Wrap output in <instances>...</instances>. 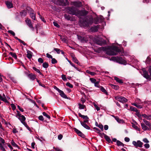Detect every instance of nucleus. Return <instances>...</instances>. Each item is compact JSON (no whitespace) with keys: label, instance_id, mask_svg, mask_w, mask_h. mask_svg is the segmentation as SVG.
Instances as JSON below:
<instances>
[{"label":"nucleus","instance_id":"nucleus-34","mask_svg":"<svg viewBox=\"0 0 151 151\" xmlns=\"http://www.w3.org/2000/svg\"><path fill=\"white\" fill-rule=\"evenodd\" d=\"M43 67L44 68H47L49 66V64L46 62L43 63L42 65Z\"/></svg>","mask_w":151,"mask_h":151},{"label":"nucleus","instance_id":"nucleus-1","mask_svg":"<svg viewBox=\"0 0 151 151\" xmlns=\"http://www.w3.org/2000/svg\"><path fill=\"white\" fill-rule=\"evenodd\" d=\"M99 49L103 51H106V54L109 55H116L117 53L115 52H120L121 50L116 46H109L108 47H102Z\"/></svg>","mask_w":151,"mask_h":151},{"label":"nucleus","instance_id":"nucleus-41","mask_svg":"<svg viewBox=\"0 0 151 151\" xmlns=\"http://www.w3.org/2000/svg\"><path fill=\"white\" fill-rule=\"evenodd\" d=\"M130 109L131 111H137V109L132 106H130Z\"/></svg>","mask_w":151,"mask_h":151},{"label":"nucleus","instance_id":"nucleus-54","mask_svg":"<svg viewBox=\"0 0 151 151\" xmlns=\"http://www.w3.org/2000/svg\"><path fill=\"white\" fill-rule=\"evenodd\" d=\"M62 79L64 81H66L67 80V78L66 77V76L64 75H62Z\"/></svg>","mask_w":151,"mask_h":151},{"label":"nucleus","instance_id":"nucleus-19","mask_svg":"<svg viewBox=\"0 0 151 151\" xmlns=\"http://www.w3.org/2000/svg\"><path fill=\"white\" fill-rule=\"evenodd\" d=\"M104 138L105 139L106 141H107L108 143H113V142H112L111 141L109 137L107 135H105Z\"/></svg>","mask_w":151,"mask_h":151},{"label":"nucleus","instance_id":"nucleus-6","mask_svg":"<svg viewBox=\"0 0 151 151\" xmlns=\"http://www.w3.org/2000/svg\"><path fill=\"white\" fill-rule=\"evenodd\" d=\"M132 144L136 148H137L138 147H142L143 144V143L140 140H137V142L134 141L132 142Z\"/></svg>","mask_w":151,"mask_h":151},{"label":"nucleus","instance_id":"nucleus-64","mask_svg":"<svg viewBox=\"0 0 151 151\" xmlns=\"http://www.w3.org/2000/svg\"><path fill=\"white\" fill-rule=\"evenodd\" d=\"M46 56L48 58H50L51 59L53 58L52 56L48 53L46 54Z\"/></svg>","mask_w":151,"mask_h":151},{"label":"nucleus","instance_id":"nucleus-44","mask_svg":"<svg viewBox=\"0 0 151 151\" xmlns=\"http://www.w3.org/2000/svg\"><path fill=\"white\" fill-rule=\"evenodd\" d=\"M26 10H27L29 12H32L33 11V10L29 6L27 7Z\"/></svg>","mask_w":151,"mask_h":151},{"label":"nucleus","instance_id":"nucleus-8","mask_svg":"<svg viewBox=\"0 0 151 151\" xmlns=\"http://www.w3.org/2000/svg\"><path fill=\"white\" fill-rule=\"evenodd\" d=\"M17 114H16L15 116L16 117L18 118L20 121L22 120L23 121L24 120H26V118L25 117L24 115H22L20 112L19 111L17 110Z\"/></svg>","mask_w":151,"mask_h":151},{"label":"nucleus","instance_id":"nucleus-17","mask_svg":"<svg viewBox=\"0 0 151 151\" xmlns=\"http://www.w3.org/2000/svg\"><path fill=\"white\" fill-rule=\"evenodd\" d=\"M59 93H60V96L62 97L67 99H70V98L67 97V96L63 91L61 90Z\"/></svg>","mask_w":151,"mask_h":151},{"label":"nucleus","instance_id":"nucleus-45","mask_svg":"<svg viewBox=\"0 0 151 151\" xmlns=\"http://www.w3.org/2000/svg\"><path fill=\"white\" fill-rule=\"evenodd\" d=\"M99 81H96L95 83H94V86H95L99 88H100V87H101V86H100L99 84Z\"/></svg>","mask_w":151,"mask_h":151},{"label":"nucleus","instance_id":"nucleus-10","mask_svg":"<svg viewBox=\"0 0 151 151\" xmlns=\"http://www.w3.org/2000/svg\"><path fill=\"white\" fill-rule=\"evenodd\" d=\"M74 131L76 132V133L79 136L83 138H84L85 137V135L80 130H78L76 128H74Z\"/></svg>","mask_w":151,"mask_h":151},{"label":"nucleus","instance_id":"nucleus-15","mask_svg":"<svg viewBox=\"0 0 151 151\" xmlns=\"http://www.w3.org/2000/svg\"><path fill=\"white\" fill-rule=\"evenodd\" d=\"M5 3L8 8L9 9L13 7V4L9 1H5Z\"/></svg>","mask_w":151,"mask_h":151},{"label":"nucleus","instance_id":"nucleus-49","mask_svg":"<svg viewBox=\"0 0 151 151\" xmlns=\"http://www.w3.org/2000/svg\"><path fill=\"white\" fill-rule=\"evenodd\" d=\"M66 86H68V87H70V88H73V86L69 82H67L66 84Z\"/></svg>","mask_w":151,"mask_h":151},{"label":"nucleus","instance_id":"nucleus-33","mask_svg":"<svg viewBox=\"0 0 151 151\" xmlns=\"http://www.w3.org/2000/svg\"><path fill=\"white\" fill-rule=\"evenodd\" d=\"M86 73L90 74L91 76H94L96 74L95 72H93L90 71L89 70H87L86 71Z\"/></svg>","mask_w":151,"mask_h":151},{"label":"nucleus","instance_id":"nucleus-21","mask_svg":"<svg viewBox=\"0 0 151 151\" xmlns=\"http://www.w3.org/2000/svg\"><path fill=\"white\" fill-rule=\"evenodd\" d=\"M27 10L24 9L20 12V14L22 16H25L27 14Z\"/></svg>","mask_w":151,"mask_h":151},{"label":"nucleus","instance_id":"nucleus-12","mask_svg":"<svg viewBox=\"0 0 151 151\" xmlns=\"http://www.w3.org/2000/svg\"><path fill=\"white\" fill-rule=\"evenodd\" d=\"M36 75L35 74H33L32 73H30L27 75V76L32 81L34 80L36 78Z\"/></svg>","mask_w":151,"mask_h":151},{"label":"nucleus","instance_id":"nucleus-57","mask_svg":"<svg viewBox=\"0 0 151 151\" xmlns=\"http://www.w3.org/2000/svg\"><path fill=\"white\" fill-rule=\"evenodd\" d=\"M38 119L39 120L41 121H43L44 120V118L43 116L42 115L38 117Z\"/></svg>","mask_w":151,"mask_h":151},{"label":"nucleus","instance_id":"nucleus-37","mask_svg":"<svg viewBox=\"0 0 151 151\" xmlns=\"http://www.w3.org/2000/svg\"><path fill=\"white\" fill-rule=\"evenodd\" d=\"M0 100L4 102L5 103H9V102L7 100L6 97H2V98Z\"/></svg>","mask_w":151,"mask_h":151},{"label":"nucleus","instance_id":"nucleus-58","mask_svg":"<svg viewBox=\"0 0 151 151\" xmlns=\"http://www.w3.org/2000/svg\"><path fill=\"white\" fill-rule=\"evenodd\" d=\"M93 129H95L96 131V132L98 134L101 132L100 130L98 128L96 127H94Z\"/></svg>","mask_w":151,"mask_h":151},{"label":"nucleus","instance_id":"nucleus-48","mask_svg":"<svg viewBox=\"0 0 151 151\" xmlns=\"http://www.w3.org/2000/svg\"><path fill=\"white\" fill-rule=\"evenodd\" d=\"M57 61L55 58H52L51 60V63L53 64H55L57 63Z\"/></svg>","mask_w":151,"mask_h":151},{"label":"nucleus","instance_id":"nucleus-60","mask_svg":"<svg viewBox=\"0 0 151 151\" xmlns=\"http://www.w3.org/2000/svg\"><path fill=\"white\" fill-rule=\"evenodd\" d=\"M38 62L40 63H42L43 62V60L41 58H39L38 59Z\"/></svg>","mask_w":151,"mask_h":151},{"label":"nucleus","instance_id":"nucleus-2","mask_svg":"<svg viewBox=\"0 0 151 151\" xmlns=\"http://www.w3.org/2000/svg\"><path fill=\"white\" fill-rule=\"evenodd\" d=\"M67 10L68 14L72 15H77L78 14L77 9L73 6L68 7Z\"/></svg>","mask_w":151,"mask_h":151},{"label":"nucleus","instance_id":"nucleus-38","mask_svg":"<svg viewBox=\"0 0 151 151\" xmlns=\"http://www.w3.org/2000/svg\"><path fill=\"white\" fill-rule=\"evenodd\" d=\"M132 127L133 128H134L136 130H138L139 131H140L139 129L137 126H136L135 124H133V123H132Z\"/></svg>","mask_w":151,"mask_h":151},{"label":"nucleus","instance_id":"nucleus-36","mask_svg":"<svg viewBox=\"0 0 151 151\" xmlns=\"http://www.w3.org/2000/svg\"><path fill=\"white\" fill-rule=\"evenodd\" d=\"M143 121L144 122L145 124L146 125H147L148 126H149L151 124L150 122H149L146 120L145 119H143Z\"/></svg>","mask_w":151,"mask_h":151},{"label":"nucleus","instance_id":"nucleus-9","mask_svg":"<svg viewBox=\"0 0 151 151\" xmlns=\"http://www.w3.org/2000/svg\"><path fill=\"white\" fill-rule=\"evenodd\" d=\"M118 58L117 63L124 65H126L127 64V62L124 58L120 57H119Z\"/></svg>","mask_w":151,"mask_h":151},{"label":"nucleus","instance_id":"nucleus-39","mask_svg":"<svg viewBox=\"0 0 151 151\" xmlns=\"http://www.w3.org/2000/svg\"><path fill=\"white\" fill-rule=\"evenodd\" d=\"M118 56L117 57H111V59L110 60H112L116 61V62H117V61H118Z\"/></svg>","mask_w":151,"mask_h":151},{"label":"nucleus","instance_id":"nucleus-59","mask_svg":"<svg viewBox=\"0 0 151 151\" xmlns=\"http://www.w3.org/2000/svg\"><path fill=\"white\" fill-rule=\"evenodd\" d=\"M136 112V115L138 117H139L140 116L141 114H140L139 111L137 110V111H135Z\"/></svg>","mask_w":151,"mask_h":151},{"label":"nucleus","instance_id":"nucleus-50","mask_svg":"<svg viewBox=\"0 0 151 151\" xmlns=\"http://www.w3.org/2000/svg\"><path fill=\"white\" fill-rule=\"evenodd\" d=\"M90 80L91 82L92 83H94L96 81V80L94 78H90Z\"/></svg>","mask_w":151,"mask_h":151},{"label":"nucleus","instance_id":"nucleus-5","mask_svg":"<svg viewBox=\"0 0 151 151\" xmlns=\"http://www.w3.org/2000/svg\"><path fill=\"white\" fill-rule=\"evenodd\" d=\"M95 42L96 44L100 46L105 45L106 43V40L102 38L96 39L95 40Z\"/></svg>","mask_w":151,"mask_h":151},{"label":"nucleus","instance_id":"nucleus-24","mask_svg":"<svg viewBox=\"0 0 151 151\" xmlns=\"http://www.w3.org/2000/svg\"><path fill=\"white\" fill-rule=\"evenodd\" d=\"M99 28V25H97L91 28V29L92 31L94 32H96L98 30V29Z\"/></svg>","mask_w":151,"mask_h":151},{"label":"nucleus","instance_id":"nucleus-63","mask_svg":"<svg viewBox=\"0 0 151 151\" xmlns=\"http://www.w3.org/2000/svg\"><path fill=\"white\" fill-rule=\"evenodd\" d=\"M94 106L97 111H99L100 110V109L99 107L96 104H94Z\"/></svg>","mask_w":151,"mask_h":151},{"label":"nucleus","instance_id":"nucleus-11","mask_svg":"<svg viewBox=\"0 0 151 151\" xmlns=\"http://www.w3.org/2000/svg\"><path fill=\"white\" fill-rule=\"evenodd\" d=\"M72 4L76 7H81L82 6V3L80 1H74L71 2Z\"/></svg>","mask_w":151,"mask_h":151},{"label":"nucleus","instance_id":"nucleus-47","mask_svg":"<svg viewBox=\"0 0 151 151\" xmlns=\"http://www.w3.org/2000/svg\"><path fill=\"white\" fill-rule=\"evenodd\" d=\"M25 120H24L23 121L22 120L20 121V122L27 128V127H28V126L27 125V123L24 122Z\"/></svg>","mask_w":151,"mask_h":151},{"label":"nucleus","instance_id":"nucleus-27","mask_svg":"<svg viewBox=\"0 0 151 151\" xmlns=\"http://www.w3.org/2000/svg\"><path fill=\"white\" fill-rule=\"evenodd\" d=\"M100 88L103 92L107 95H108V92L102 86L100 87Z\"/></svg>","mask_w":151,"mask_h":151},{"label":"nucleus","instance_id":"nucleus-28","mask_svg":"<svg viewBox=\"0 0 151 151\" xmlns=\"http://www.w3.org/2000/svg\"><path fill=\"white\" fill-rule=\"evenodd\" d=\"M30 15L32 19L34 20H35V14L33 12H30Z\"/></svg>","mask_w":151,"mask_h":151},{"label":"nucleus","instance_id":"nucleus-23","mask_svg":"<svg viewBox=\"0 0 151 151\" xmlns=\"http://www.w3.org/2000/svg\"><path fill=\"white\" fill-rule=\"evenodd\" d=\"M109 86H111L112 88L116 90H117L119 88V87L118 86L114 85L112 84H110Z\"/></svg>","mask_w":151,"mask_h":151},{"label":"nucleus","instance_id":"nucleus-3","mask_svg":"<svg viewBox=\"0 0 151 151\" xmlns=\"http://www.w3.org/2000/svg\"><path fill=\"white\" fill-rule=\"evenodd\" d=\"M103 20L104 19L102 16H101L100 17H95L93 20V19H90L88 23L91 24L93 23V21L94 23L96 24H98V23L102 22Z\"/></svg>","mask_w":151,"mask_h":151},{"label":"nucleus","instance_id":"nucleus-29","mask_svg":"<svg viewBox=\"0 0 151 151\" xmlns=\"http://www.w3.org/2000/svg\"><path fill=\"white\" fill-rule=\"evenodd\" d=\"M131 104L132 105L134 106L139 108L141 109V108H142V106H141L138 104H137L136 103H132Z\"/></svg>","mask_w":151,"mask_h":151},{"label":"nucleus","instance_id":"nucleus-56","mask_svg":"<svg viewBox=\"0 0 151 151\" xmlns=\"http://www.w3.org/2000/svg\"><path fill=\"white\" fill-rule=\"evenodd\" d=\"M40 18L44 22L46 23V21L43 17H42L41 15H40Z\"/></svg>","mask_w":151,"mask_h":151},{"label":"nucleus","instance_id":"nucleus-22","mask_svg":"<svg viewBox=\"0 0 151 151\" xmlns=\"http://www.w3.org/2000/svg\"><path fill=\"white\" fill-rule=\"evenodd\" d=\"M114 79L116 81L119 83H123V82L122 81V80L119 79V78L117 77H114Z\"/></svg>","mask_w":151,"mask_h":151},{"label":"nucleus","instance_id":"nucleus-4","mask_svg":"<svg viewBox=\"0 0 151 151\" xmlns=\"http://www.w3.org/2000/svg\"><path fill=\"white\" fill-rule=\"evenodd\" d=\"M52 2L56 4L57 5L65 6L68 5L69 2V1H52Z\"/></svg>","mask_w":151,"mask_h":151},{"label":"nucleus","instance_id":"nucleus-55","mask_svg":"<svg viewBox=\"0 0 151 151\" xmlns=\"http://www.w3.org/2000/svg\"><path fill=\"white\" fill-rule=\"evenodd\" d=\"M53 24L54 25L57 27H60V25L56 22H54Z\"/></svg>","mask_w":151,"mask_h":151},{"label":"nucleus","instance_id":"nucleus-30","mask_svg":"<svg viewBox=\"0 0 151 151\" xmlns=\"http://www.w3.org/2000/svg\"><path fill=\"white\" fill-rule=\"evenodd\" d=\"M79 116L82 118L83 119H88L89 118L87 116H85L83 115H82L80 113H78Z\"/></svg>","mask_w":151,"mask_h":151},{"label":"nucleus","instance_id":"nucleus-13","mask_svg":"<svg viewBox=\"0 0 151 151\" xmlns=\"http://www.w3.org/2000/svg\"><path fill=\"white\" fill-rule=\"evenodd\" d=\"M78 14H80L81 16H84L87 14L88 12L85 10H82L78 11Z\"/></svg>","mask_w":151,"mask_h":151},{"label":"nucleus","instance_id":"nucleus-53","mask_svg":"<svg viewBox=\"0 0 151 151\" xmlns=\"http://www.w3.org/2000/svg\"><path fill=\"white\" fill-rule=\"evenodd\" d=\"M11 106L13 110H14L16 109V107L15 105L13 104H11Z\"/></svg>","mask_w":151,"mask_h":151},{"label":"nucleus","instance_id":"nucleus-51","mask_svg":"<svg viewBox=\"0 0 151 151\" xmlns=\"http://www.w3.org/2000/svg\"><path fill=\"white\" fill-rule=\"evenodd\" d=\"M54 50L58 54H60L61 51V50L57 48H55L54 49Z\"/></svg>","mask_w":151,"mask_h":151},{"label":"nucleus","instance_id":"nucleus-61","mask_svg":"<svg viewBox=\"0 0 151 151\" xmlns=\"http://www.w3.org/2000/svg\"><path fill=\"white\" fill-rule=\"evenodd\" d=\"M19 42H21L22 43L24 46H25V45L27 46V43H25V42L24 41L22 40L21 39L19 40Z\"/></svg>","mask_w":151,"mask_h":151},{"label":"nucleus","instance_id":"nucleus-20","mask_svg":"<svg viewBox=\"0 0 151 151\" xmlns=\"http://www.w3.org/2000/svg\"><path fill=\"white\" fill-rule=\"evenodd\" d=\"M141 126L142 129L144 130H147L149 129V128L143 123H141Z\"/></svg>","mask_w":151,"mask_h":151},{"label":"nucleus","instance_id":"nucleus-16","mask_svg":"<svg viewBox=\"0 0 151 151\" xmlns=\"http://www.w3.org/2000/svg\"><path fill=\"white\" fill-rule=\"evenodd\" d=\"M25 21L27 23V25L30 28H33L30 19H26Z\"/></svg>","mask_w":151,"mask_h":151},{"label":"nucleus","instance_id":"nucleus-26","mask_svg":"<svg viewBox=\"0 0 151 151\" xmlns=\"http://www.w3.org/2000/svg\"><path fill=\"white\" fill-rule=\"evenodd\" d=\"M116 144L118 146H122L123 147H124L125 148H126L127 149V148L126 147H124V145L122 143V142H121V141H120L119 140H117Z\"/></svg>","mask_w":151,"mask_h":151},{"label":"nucleus","instance_id":"nucleus-25","mask_svg":"<svg viewBox=\"0 0 151 151\" xmlns=\"http://www.w3.org/2000/svg\"><path fill=\"white\" fill-rule=\"evenodd\" d=\"M27 57L29 59H31L32 57V55L30 53H31V52L28 50H27Z\"/></svg>","mask_w":151,"mask_h":151},{"label":"nucleus","instance_id":"nucleus-42","mask_svg":"<svg viewBox=\"0 0 151 151\" xmlns=\"http://www.w3.org/2000/svg\"><path fill=\"white\" fill-rule=\"evenodd\" d=\"M72 59L73 60L75 63L78 64V61L76 57H75V56H73L72 58Z\"/></svg>","mask_w":151,"mask_h":151},{"label":"nucleus","instance_id":"nucleus-32","mask_svg":"<svg viewBox=\"0 0 151 151\" xmlns=\"http://www.w3.org/2000/svg\"><path fill=\"white\" fill-rule=\"evenodd\" d=\"M32 68L35 71H36L37 73H39L40 75H42V73L40 71V70L39 69L36 68L35 67H33Z\"/></svg>","mask_w":151,"mask_h":151},{"label":"nucleus","instance_id":"nucleus-31","mask_svg":"<svg viewBox=\"0 0 151 151\" xmlns=\"http://www.w3.org/2000/svg\"><path fill=\"white\" fill-rule=\"evenodd\" d=\"M11 144L13 146L17 147L18 149L20 148L19 147L16 143H15L13 139L12 140L11 142Z\"/></svg>","mask_w":151,"mask_h":151},{"label":"nucleus","instance_id":"nucleus-62","mask_svg":"<svg viewBox=\"0 0 151 151\" xmlns=\"http://www.w3.org/2000/svg\"><path fill=\"white\" fill-rule=\"evenodd\" d=\"M19 42H21L22 43L24 46H25V45L27 46V43H25V42L24 41L22 40L21 39L19 40Z\"/></svg>","mask_w":151,"mask_h":151},{"label":"nucleus","instance_id":"nucleus-40","mask_svg":"<svg viewBox=\"0 0 151 151\" xmlns=\"http://www.w3.org/2000/svg\"><path fill=\"white\" fill-rule=\"evenodd\" d=\"M78 105L79 106V108L80 109H83L86 107L85 105H82L80 103L78 104Z\"/></svg>","mask_w":151,"mask_h":151},{"label":"nucleus","instance_id":"nucleus-46","mask_svg":"<svg viewBox=\"0 0 151 151\" xmlns=\"http://www.w3.org/2000/svg\"><path fill=\"white\" fill-rule=\"evenodd\" d=\"M64 17L66 19L68 20H70L71 18V17L70 15L66 14H65Z\"/></svg>","mask_w":151,"mask_h":151},{"label":"nucleus","instance_id":"nucleus-52","mask_svg":"<svg viewBox=\"0 0 151 151\" xmlns=\"http://www.w3.org/2000/svg\"><path fill=\"white\" fill-rule=\"evenodd\" d=\"M8 32L10 33L11 35H12L13 36H14L15 35V33L11 30H9L8 31Z\"/></svg>","mask_w":151,"mask_h":151},{"label":"nucleus","instance_id":"nucleus-35","mask_svg":"<svg viewBox=\"0 0 151 151\" xmlns=\"http://www.w3.org/2000/svg\"><path fill=\"white\" fill-rule=\"evenodd\" d=\"M9 54L12 56V57L14 58L15 59H17V56L15 53H13L12 52H9Z\"/></svg>","mask_w":151,"mask_h":151},{"label":"nucleus","instance_id":"nucleus-7","mask_svg":"<svg viewBox=\"0 0 151 151\" xmlns=\"http://www.w3.org/2000/svg\"><path fill=\"white\" fill-rule=\"evenodd\" d=\"M115 98L116 100L123 103L126 102L128 101L127 99L123 96H116L115 97Z\"/></svg>","mask_w":151,"mask_h":151},{"label":"nucleus","instance_id":"nucleus-43","mask_svg":"<svg viewBox=\"0 0 151 151\" xmlns=\"http://www.w3.org/2000/svg\"><path fill=\"white\" fill-rule=\"evenodd\" d=\"M42 114L43 115L46 116L47 118H48V119H50V116H49L45 112H42Z\"/></svg>","mask_w":151,"mask_h":151},{"label":"nucleus","instance_id":"nucleus-14","mask_svg":"<svg viewBox=\"0 0 151 151\" xmlns=\"http://www.w3.org/2000/svg\"><path fill=\"white\" fill-rule=\"evenodd\" d=\"M112 116L113 117L116 121L119 123L123 124L124 122V121L122 119H120L118 116H115L114 115H112Z\"/></svg>","mask_w":151,"mask_h":151},{"label":"nucleus","instance_id":"nucleus-18","mask_svg":"<svg viewBox=\"0 0 151 151\" xmlns=\"http://www.w3.org/2000/svg\"><path fill=\"white\" fill-rule=\"evenodd\" d=\"M81 124L84 127L87 129H90V127L88 126L86 124H84L82 122V121H80Z\"/></svg>","mask_w":151,"mask_h":151}]
</instances>
